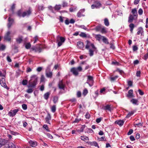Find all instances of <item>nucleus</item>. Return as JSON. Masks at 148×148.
Returning <instances> with one entry per match:
<instances>
[{
  "instance_id": "9b49d317",
  "label": "nucleus",
  "mask_w": 148,
  "mask_h": 148,
  "mask_svg": "<svg viewBox=\"0 0 148 148\" xmlns=\"http://www.w3.org/2000/svg\"><path fill=\"white\" fill-rule=\"evenodd\" d=\"M10 31L8 32L4 36V39L8 41H10L11 40V38L10 36Z\"/></svg>"
},
{
  "instance_id": "6ab92c4d",
  "label": "nucleus",
  "mask_w": 148,
  "mask_h": 148,
  "mask_svg": "<svg viewBox=\"0 0 148 148\" xmlns=\"http://www.w3.org/2000/svg\"><path fill=\"white\" fill-rule=\"evenodd\" d=\"M138 31L137 32L138 35L141 34V35H143L144 34V31L142 27H139L138 29Z\"/></svg>"
},
{
  "instance_id": "13d9d810",
  "label": "nucleus",
  "mask_w": 148,
  "mask_h": 148,
  "mask_svg": "<svg viewBox=\"0 0 148 148\" xmlns=\"http://www.w3.org/2000/svg\"><path fill=\"white\" fill-rule=\"evenodd\" d=\"M140 73L141 72L140 71H137L136 74V76L138 77H140Z\"/></svg>"
},
{
  "instance_id": "a878e982",
  "label": "nucleus",
  "mask_w": 148,
  "mask_h": 148,
  "mask_svg": "<svg viewBox=\"0 0 148 148\" xmlns=\"http://www.w3.org/2000/svg\"><path fill=\"white\" fill-rule=\"evenodd\" d=\"M130 101L134 104L136 105H138V101L137 99H132L130 100Z\"/></svg>"
},
{
  "instance_id": "58836bf2",
  "label": "nucleus",
  "mask_w": 148,
  "mask_h": 148,
  "mask_svg": "<svg viewBox=\"0 0 148 148\" xmlns=\"http://www.w3.org/2000/svg\"><path fill=\"white\" fill-rule=\"evenodd\" d=\"M81 139L84 141L88 140H89V138L88 137L86 136H81Z\"/></svg>"
},
{
  "instance_id": "bf43d9fd",
  "label": "nucleus",
  "mask_w": 148,
  "mask_h": 148,
  "mask_svg": "<svg viewBox=\"0 0 148 148\" xmlns=\"http://www.w3.org/2000/svg\"><path fill=\"white\" fill-rule=\"evenodd\" d=\"M43 127L45 128L47 131H49V130L48 129V127L47 125H43Z\"/></svg>"
},
{
  "instance_id": "4468645a",
  "label": "nucleus",
  "mask_w": 148,
  "mask_h": 148,
  "mask_svg": "<svg viewBox=\"0 0 148 148\" xmlns=\"http://www.w3.org/2000/svg\"><path fill=\"white\" fill-rule=\"evenodd\" d=\"M0 84L2 86L8 89L7 86L5 82V79L4 78H3L0 80Z\"/></svg>"
},
{
  "instance_id": "4c0bfd02",
  "label": "nucleus",
  "mask_w": 148,
  "mask_h": 148,
  "mask_svg": "<svg viewBox=\"0 0 148 148\" xmlns=\"http://www.w3.org/2000/svg\"><path fill=\"white\" fill-rule=\"evenodd\" d=\"M134 113V111H132L130 112H129L127 116H126V118H128L131 116L132 115H133Z\"/></svg>"
},
{
  "instance_id": "a18cd8bd",
  "label": "nucleus",
  "mask_w": 148,
  "mask_h": 148,
  "mask_svg": "<svg viewBox=\"0 0 148 148\" xmlns=\"http://www.w3.org/2000/svg\"><path fill=\"white\" fill-rule=\"evenodd\" d=\"M81 37L85 38L87 37L86 34L84 32H81L79 35Z\"/></svg>"
},
{
  "instance_id": "774afa93",
  "label": "nucleus",
  "mask_w": 148,
  "mask_h": 148,
  "mask_svg": "<svg viewBox=\"0 0 148 148\" xmlns=\"http://www.w3.org/2000/svg\"><path fill=\"white\" fill-rule=\"evenodd\" d=\"M139 94L140 95H144V92L140 89H139L138 90Z\"/></svg>"
},
{
  "instance_id": "ddd939ff",
  "label": "nucleus",
  "mask_w": 148,
  "mask_h": 148,
  "mask_svg": "<svg viewBox=\"0 0 148 148\" xmlns=\"http://www.w3.org/2000/svg\"><path fill=\"white\" fill-rule=\"evenodd\" d=\"M23 36L21 35L18 36V37L16 39V42L18 44H20L23 41Z\"/></svg>"
},
{
  "instance_id": "4d7b16f0",
  "label": "nucleus",
  "mask_w": 148,
  "mask_h": 148,
  "mask_svg": "<svg viewBox=\"0 0 148 148\" xmlns=\"http://www.w3.org/2000/svg\"><path fill=\"white\" fill-rule=\"evenodd\" d=\"M138 13L140 15H141L143 14V10L141 8H140L138 11Z\"/></svg>"
},
{
  "instance_id": "6e6552de",
  "label": "nucleus",
  "mask_w": 148,
  "mask_h": 148,
  "mask_svg": "<svg viewBox=\"0 0 148 148\" xmlns=\"http://www.w3.org/2000/svg\"><path fill=\"white\" fill-rule=\"evenodd\" d=\"M32 11L31 8H29L28 10L22 13V17H24L25 16H29L31 13Z\"/></svg>"
},
{
  "instance_id": "412c9836",
  "label": "nucleus",
  "mask_w": 148,
  "mask_h": 148,
  "mask_svg": "<svg viewBox=\"0 0 148 148\" xmlns=\"http://www.w3.org/2000/svg\"><path fill=\"white\" fill-rule=\"evenodd\" d=\"M51 116L49 113H48L45 118L46 121L48 124H50L49 120L51 119Z\"/></svg>"
},
{
  "instance_id": "6e6d98bb",
  "label": "nucleus",
  "mask_w": 148,
  "mask_h": 148,
  "mask_svg": "<svg viewBox=\"0 0 148 148\" xmlns=\"http://www.w3.org/2000/svg\"><path fill=\"white\" fill-rule=\"evenodd\" d=\"M44 8L42 5H39L38 6V8L39 10H43Z\"/></svg>"
},
{
  "instance_id": "423d86ee",
  "label": "nucleus",
  "mask_w": 148,
  "mask_h": 148,
  "mask_svg": "<svg viewBox=\"0 0 148 148\" xmlns=\"http://www.w3.org/2000/svg\"><path fill=\"white\" fill-rule=\"evenodd\" d=\"M46 76L49 78H51L52 77L53 73L52 72L50 71V67L48 66L46 70Z\"/></svg>"
},
{
  "instance_id": "7c9ffc66",
  "label": "nucleus",
  "mask_w": 148,
  "mask_h": 148,
  "mask_svg": "<svg viewBox=\"0 0 148 148\" xmlns=\"http://www.w3.org/2000/svg\"><path fill=\"white\" fill-rule=\"evenodd\" d=\"M104 23L106 26H108L109 25V23L108 20L107 18H105L104 19Z\"/></svg>"
},
{
  "instance_id": "5fc2aeb1",
  "label": "nucleus",
  "mask_w": 148,
  "mask_h": 148,
  "mask_svg": "<svg viewBox=\"0 0 148 148\" xmlns=\"http://www.w3.org/2000/svg\"><path fill=\"white\" fill-rule=\"evenodd\" d=\"M90 116V114L88 113H87L85 115L86 118L87 119H89Z\"/></svg>"
},
{
  "instance_id": "e2e57ef3",
  "label": "nucleus",
  "mask_w": 148,
  "mask_h": 148,
  "mask_svg": "<svg viewBox=\"0 0 148 148\" xmlns=\"http://www.w3.org/2000/svg\"><path fill=\"white\" fill-rule=\"evenodd\" d=\"M148 58V53L145 54L144 56V59L146 60Z\"/></svg>"
},
{
  "instance_id": "f3484780",
  "label": "nucleus",
  "mask_w": 148,
  "mask_h": 148,
  "mask_svg": "<svg viewBox=\"0 0 148 148\" xmlns=\"http://www.w3.org/2000/svg\"><path fill=\"white\" fill-rule=\"evenodd\" d=\"M5 147L6 148H16L15 145L11 142L8 143Z\"/></svg>"
},
{
  "instance_id": "2f4dec72",
  "label": "nucleus",
  "mask_w": 148,
  "mask_h": 148,
  "mask_svg": "<svg viewBox=\"0 0 148 148\" xmlns=\"http://www.w3.org/2000/svg\"><path fill=\"white\" fill-rule=\"evenodd\" d=\"M90 144L91 145L94 146L95 147H97L98 148H99V147L98 146V145L97 142L95 141H93L92 142H91Z\"/></svg>"
},
{
  "instance_id": "4be33fe9",
  "label": "nucleus",
  "mask_w": 148,
  "mask_h": 148,
  "mask_svg": "<svg viewBox=\"0 0 148 148\" xmlns=\"http://www.w3.org/2000/svg\"><path fill=\"white\" fill-rule=\"evenodd\" d=\"M29 143L31 146L33 147H34L37 145V143L36 141L30 140L29 142Z\"/></svg>"
},
{
  "instance_id": "473e14b6",
  "label": "nucleus",
  "mask_w": 148,
  "mask_h": 148,
  "mask_svg": "<svg viewBox=\"0 0 148 148\" xmlns=\"http://www.w3.org/2000/svg\"><path fill=\"white\" fill-rule=\"evenodd\" d=\"M31 46L30 43H27L25 45V47L27 49H30Z\"/></svg>"
},
{
  "instance_id": "f8f14e48",
  "label": "nucleus",
  "mask_w": 148,
  "mask_h": 148,
  "mask_svg": "<svg viewBox=\"0 0 148 148\" xmlns=\"http://www.w3.org/2000/svg\"><path fill=\"white\" fill-rule=\"evenodd\" d=\"M8 28H9L14 23V21L13 19L9 17L8 18Z\"/></svg>"
},
{
  "instance_id": "f704fd0d",
  "label": "nucleus",
  "mask_w": 148,
  "mask_h": 148,
  "mask_svg": "<svg viewBox=\"0 0 148 148\" xmlns=\"http://www.w3.org/2000/svg\"><path fill=\"white\" fill-rule=\"evenodd\" d=\"M96 49H95L94 50L93 49H89V55L90 56H92L93 54H94V53H93V52L94 51H95V50Z\"/></svg>"
},
{
  "instance_id": "a211bd4d",
  "label": "nucleus",
  "mask_w": 148,
  "mask_h": 148,
  "mask_svg": "<svg viewBox=\"0 0 148 148\" xmlns=\"http://www.w3.org/2000/svg\"><path fill=\"white\" fill-rule=\"evenodd\" d=\"M128 94L127 95V96L130 98L134 97V96L133 95V90L132 89L128 91Z\"/></svg>"
},
{
  "instance_id": "20e7f679",
  "label": "nucleus",
  "mask_w": 148,
  "mask_h": 148,
  "mask_svg": "<svg viewBox=\"0 0 148 148\" xmlns=\"http://www.w3.org/2000/svg\"><path fill=\"white\" fill-rule=\"evenodd\" d=\"M42 49L39 46H34L31 48L30 51H34L35 52L40 53Z\"/></svg>"
},
{
  "instance_id": "a19ab883",
  "label": "nucleus",
  "mask_w": 148,
  "mask_h": 148,
  "mask_svg": "<svg viewBox=\"0 0 148 148\" xmlns=\"http://www.w3.org/2000/svg\"><path fill=\"white\" fill-rule=\"evenodd\" d=\"M28 89L27 90L26 92L29 93H31L33 91V89L32 88H29V87H28Z\"/></svg>"
},
{
  "instance_id": "2eb2a0df",
  "label": "nucleus",
  "mask_w": 148,
  "mask_h": 148,
  "mask_svg": "<svg viewBox=\"0 0 148 148\" xmlns=\"http://www.w3.org/2000/svg\"><path fill=\"white\" fill-rule=\"evenodd\" d=\"M85 9H82L80 10L77 13V16L78 17L84 16V15L83 14V13L84 12Z\"/></svg>"
},
{
  "instance_id": "680f3d73",
  "label": "nucleus",
  "mask_w": 148,
  "mask_h": 148,
  "mask_svg": "<svg viewBox=\"0 0 148 148\" xmlns=\"http://www.w3.org/2000/svg\"><path fill=\"white\" fill-rule=\"evenodd\" d=\"M102 120L101 118H97L96 120V122L97 123H99Z\"/></svg>"
},
{
  "instance_id": "0e129e2a",
  "label": "nucleus",
  "mask_w": 148,
  "mask_h": 148,
  "mask_svg": "<svg viewBox=\"0 0 148 148\" xmlns=\"http://www.w3.org/2000/svg\"><path fill=\"white\" fill-rule=\"evenodd\" d=\"M42 69V67H39L36 69V71L38 72L41 71Z\"/></svg>"
},
{
  "instance_id": "338daca9",
  "label": "nucleus",
  "mask_w": 148,
  "mask_h": 148,
  "mask_svg": "<svg viewBox=\"0 0 148 148\" xmlns=\"http://www.w3.org/2000/svg\"><path fill=\"white\" fill-rule=\"evenodd\" d=\"M81 93L80 91H78L77 93V96L78 97H81Z\"/></svg>"
},
{
  "instance_id": "09e8293b",
  "label": "nucleus",
  "mask_w": 148,
  "mask_h": 148,
  "mask_svg": "<svg viewBox=\"0 0 148 148\" xmlns=\"http://www.w3.org/2000/svg\"><path fill=\"white\" fill-rule=\"evenodd\" d=\"M101 27L100 26H97L95 28V30L97 31H100L101 29Z\"/></svg>"
},
{
  "instance_id": "69168bd1",
  "label": "nucleus",
  "mask_w": 148,
  "mask_h": 148,
  "mask_svg": "<svg viewBox=\"0 0 148 148\" xmlns=\"http://www.w3.org/2000/svg\"><path fill=\"white\" fill-rule=\"evenodd\" d=\"M45 79V78L43 75H42L41 76V78H40V81L41 82H43L44 81Z\"/></svg>"
},
{
  "instance_id": "aec40b11",
  "label": "nucleus",
  "mask_w": 148,
  "mask_h": 148,
  "mask_svg": "<svg viewBox=\"0 0 148 148\" xmlns=\"http://www.w3.org/2000/svg\"><path fill=\"white\" fill-rule=\"evenodd\" d=\"M125 121L123 120H119L116 121L115 122V123L118 124L120 126H122L124 124Z\"/></svg>"
},
{
  "instance_id": "c9c22d12",
  "label": "nucleus",
  "mask_w": 148,
  "mask_h": 148,
  "mask_svg": "<svg viewBox=\"0 0 148 148\" xmlns=\"http://www.w3.org/2000/svg\"><path fill=\"white\" fill-rule=\"evenodd\" d=\"M101 32L102 33H106L107 32L106 28L104 27H103L101 28Z\"/></svg>"
},
{
  "instance_id": "0eeeda50",
  "label": "nucleus",
  "mask_w": 148,
  "mask_h": 148,
  "mask_svg": "<svg viewBox=\"0 0 148 148\" xmlns=\"http://www.w3.org/2000/svg\"><path fill=\"white\" fill-rule=\"evenodd\" d=\"M87 42V44L86 46V48L87 49H88L89 47H91L92 49L94 50L95 49H96V48L95 47L93 43H91L88 40H87L86 41Z\"/></svg>"
},
{
  "instance_id": "49530a36",
  "label": "nucleus",
  "mask_w": 148,
  "mask_h": 148,
  "mask_svg": "<svg viewBox=\"0 0 148 148\" xmlns=\"http://www.w3.org/2000/svg\"><path fill=\"white\" fill-rule=\"evenodd\" d=\"M118 77V76L117 75L115 76L114 77H111L110 78V80L112 81H114Z\"/></svg>"
},
{
  "instance_id": "f257e3e1",
  "label": "nucleus",
  "mask_w": 148,
  "mask_h": 148,
  "mask_svg": "<svg viewBox=\"0 0 148 148\" xmlns=\"http://www.w3.org/2000/svg\"><path fill=\"white\" fill-rule=\"evenodd\" d=\"M38 77L36 75H34L31 77L29 81L28 87L35 88L37 84Z\"/></svg>"
},
{
  "instance_id": "603ef678",
  "label": "nucleus",
  "mask_w": 148,
  "mask_h": 148,
  "mask_svg": "<svg viewBox=\"0 0 148 148\" xmlns=\"http://www.w3.org/2000/svg\"><path fill=\"white\" fill-rule=\"evenodd\" d=\"M22 84L24 85H26L27 84V81L26 80H23L22 82Z\"/></svg>"
},
{
  "instance_id": "393cba45",
  "label": "nucleus",
  "mask_w": 148,
  "mask_h": 148,
  "mask_svg": "<svg viewBox=\"0 0 148 148\" xmlns=\"http://www.w3.org/2000/svg\"><path fill=\"white\" fill-rule=\"evenodd\" d=\"M103 109L105 110H108L110 111H111V108L110 105H107L104 106Z\"/></svg>"
},
{
  "instance_id": "c756f323",
  "label": "nucleus",
  "mask_w": 148,
  "mask_h": 148,
  "mask_svg": "<svg viewBox=\"0 0 148 148\" xmlns=\"http://www.w3.org/2000/svg\"><path fill=\"white\" fill-rule=\"evenodd\" d=\"M102 40L103 42L107 44H109V42L108 41V39L105 37L103 36V37Z\"/></svg>"
},
{
  "instance_id": "7ed1b4c3",
  "label": "nucleus",
  "mask_w": 148,
  "mask_h": 148,
  "mask_svg": "<svg viewBox=\"0 0 148 148\" xmlns=\"http://www.w3.org/2000/svg\"><path fill=\"white\" fill-rule=\"evenodd\" d=\"M87 77L86 83L88 84L90 86H91L93 85L94 83L93 78V77L90 75L88 76Z\"/></svg>"
},
{
  "instance_id": "dca6fc26",
  "label": "nucleus",
  "mask_w": 148,
  "mask_h": 148,
  "mask_svg": "<svg viewBox=\"0 0 148 148\" xmlns=\"http://www.w3.org/2000/svg\"><path fill=\"white\" fill-rule=\"evenodd\" d=\"M71 71L75 76H77L78 75V73L76 68L75 67L72 68L71 69Z\"/></svg>"
},
{
  "instance_id": "864d4df0",
  "label": "nucleus",
  "mask_w": 148,
  "mask_h": 148,
  "mask_svg": "<svg viewBox=\"0 0 148 148\" xmlns=\"http://www.w3.org/2000/svg\"><path fill=\"white\" fill-rule=\"evenodd\" d=\"M62 6L64 7L68 6V3L66 2L63 1L62 4Z\"/></svg>"
},
{
  "instance_id": "b1692460",
  "label": "nucleus",
  "mask_w": 148,
  "mask_h": 148,
  "mask_svg": "<svg viewBox=\"0 0 148 148\" xmlns=\"http://www.w3.org/2000/svg\"><path fill=\"white\" fill-rule=\"evenodd\" d=\"M77 46L78 48L80 49H82L84 47L83 43L81 41H79L77 42Z\"/></svg>"
},
{
  "instance_id": "ea45409f",
  "label": "nucleus",
  "mask_w": 148,
  "mask_h": 148,
  "mask_svg": "<svg viewBox=\"0 0 148 148\" xmlns=\"http://www.w3.org/2000/svg\"><path fill=\"white\" fill-rule=\"evenodd\" d=\"M60 38V42H64L65 40V39L64 38L62 37H59V36L57 37V41H58V39Z\"/></svg>"
},
{
  "instance_id": "5701e85b",
  "label": "nucleus",
  "mask_w": 148,
  "mask_h": 148,
  "mask_svg": "<svg viewBox=\"0 0 148 148\" xmlns=\"http://www.w3.org/2000/svg\"><path fill=\"white\" fill-rule=\"evenodd\" d=\"M6 143V140L3 139H0V148L5 145Z\"/></svg>"
},
{
  "instance_id": "c85d7f7f",
  "label": "nucleus",
  "mask_w": 148,
  "mask_h": 148,
  "mask_svg": "<svg viewBox=\"0 0 148 148\" xmlns=\"http://www.w3.org/2000/svg\"><path fill=\"white\" fill-rule=\"evenodd\" d=\"M132 12L134 16H136V17L137 16V10L136 9L134 8L133 9L132 11Z\"/></svg>"
},
{
  "instance_id": "39448f33",
  "label": "nucleus",
  "mask_w": 148,
  "mask_h": 148,
  "mask_svg": "<svg viewBox=\"0 0 148 148\" xmlns=\"http://www.w3.org/2000/svg\"><path fill=\"white\" fill-rule=\"evenodd\" d=\"M101 6V4L99 1H97L95 2L94 4H92L91 6L92 9H93L95 8H98Z\"/></svg>"
},
{
  "instance_id": "bb28decb",
  "label": "nucleus",
  "mask_w": 148,
  "mask_h": 148,
  "mask_svg": "<svg viewBox=\"0 0 148 148\" xmlns=\"http://www.w3.org/2000/svg\"><path fill=\"white\" fill-rule=\"evenodd\" d=\"M50 93L49 92H47L45 93L44 95V98L46 100H47L49 98Z\"/></svg>"
},
{
  "instance_id": "79ce46f5",
  "label": "nucleus",
  "mask_w": 148,
  "mask_h": 148,
  "mask_svg": "<svg viewBox=\"0 0 148 148\" xmlns=\"http://www.w3.org/2000/svg\"><path fill=\"white\" fill-rule=\"evenodd\" d=\"M22 11L21 10H19L17 11V15L19 17H22Z\"/></svg>"
},
{
  "instance_id": "e433bc0d",
  "label": "nucleus",
  "mask_w": 148,
  "mask_h": 148,
  "mask_svg": "<svg viewBox=\"0 0 148 148\" xmlns=\"http://www.w3.org/2000/svg\"><path fill=\"white\" fill-rule=\"evenodd\" d=\"M51 110L53 112H55L56 110V106L55 105L53 106L51 108Z\"/></svg>"
},
{
  "instance_id": "cd10ccee",
  "label": "nucleus",
  "mask_w": 148,
  "mask_h": 148,
  "mask_svg": "<svg viewBox=\"0 0 148 148\" xmlns=\"http://www.w3.org/2000/svg\"><path fill=\"white\" fill-rule=\"evenodd\" d=\"M103 37V36H102L100 34H98L96 35L95 38L98 40L100 41L102 39Z\"/></svg>"
},
{
  "instance_id": "37998d69",
  "label": "nucleus",
  "mask_w": 148,
  "mask_h": 148,
  "mask_svg": "<svg viewBox=\"0 0 148 148\" xmlns=\"http://www.w3.org/2000/svg\"><path fill=\"white\" fill-rule=\"evenodd\" d=\"M58 97L57 96H55L53 97V102L54 103H56L58 101Z\"/></svg>"
},
{
  "instance_id": "1a4fd4ad",
  "label": "nucleus",
  "mask_w": 148,
  "mask_h": 148,
  "mask_svg": "<svg viewBox=\"0 0 148 148\" xmlns=\"http://www.w3.org/2000/svg\"><path fill=\"white\" fill-rule=\"evenodd\" d=\"M18 111V109H16L13 110H11L8 113L9 115L10 116H13L16 115Z\"/></svg>"
},
{
  "instance_id": "de8ad7c7",
  "label": "nucleus",
  "mask_w": 148,
  "mask_h": 148,
  "mask_svg": "<svg viewBox=\"0 0 148 148\" xmlns=\"http://www.w3.org/2000/svg\"><path fill=\"white\" fill-rule=\"evenodd\" d=\"M15 4H13L11 7L10 10L12 11L13 12H14V10L15 8Z\"/></svg>"
},
{
  "instance_id": "9d476101",
  "label": "nucleus",
  "mask_w": 148,
  "mask_h": 148,
  "mask_svg": "<svg viewBox=\"0 0 148 148\" xmlns=\"http://www.w3.org/2000/svg\"><path fill=\"white\" fill-rule=\"evenodd\" d=\"M58 87L59 89H62L63 90H64L65 85L63 84L62 80L60 81L58 84Z\"/></svg>"
},
{
  "instance_id": "8fccbe9b",
  "label": "nucleus",
  "mask_w": 148,
  "mask_h": 148,
  "mask_svg": "<svg viewBox=\"0 0 148 148\" xmlns=\"http://www.w3.org/2000/svg\"><path fill=\"white\" fill-rule=\"evenodd\" d=\"M22 107L23 109L24 110H26L27 108V105L25 104H22Z\"/></svg>"
},
{
  "instance_id": "72a5a7b5",
  "label": "nucleus",
  "mask_w": 148,
  "mask_h": 148,
  "mask_svg": "<svg viewBox=\"0 0 148 148\" xmlns=\"http://www.w3.org/2000/svg\"><path fill=\"white\" fill-rule=\"evenodd\" d=\"M61 8V5H56L54 7V9L55 10H60Z\"/></svg>"
},
{
  "instance_id": "3c124183",
  "label": "nucleus",
  "mask_w": 148,
  "mask_h": 148,
  "mask_svg": "<svg viewBox=\"0 0 148 148\" xmlns=\"http://www.w3.org/2000/svg\"><path fill=\"white\" fill-rule=\"evenodd\" d=\"M138 47L136 46H133V50L134 51H135L138 49Z\"/></svg>"
},
{
  "instance_id": "c03bdc74",
  "label": "nucleus",
  "mask_w": 148,
  "mask_h": 148,
  "mask_svg": "<svg viewBox=\"0 0 148 148\" xmlns=\"http://www.w3.org/2000/svg\"><path fill=\"white\" fill-rule=\"evenodd\" d=\"M88 93V91L86 88H85L83 90V95L84 96L86 95Z\"/></svg>"
},
{
  "instance_id": "f03ea898",
  "label": "nucleus",
  "mask_w": 148,
  "mask_h": 148,
  "mask_svg": "<svg viewBox=\"0 0 148 148\" xmlns=\"http://www.w3.org/2000/svg\"><path fill=\"white\" fill-rule=\"evenodd\" d=\"M134 17L135 16L130 14L128 18V22L129 23H131L129 25V27L130 29V31L131 33H133V30L135 26L134 24L132 23L133 22V20L134 19Z\"/></svg>"
},
{
  "instance_id": "052dcab7",
  "label": "nucleus",
  "mask_w": 148,
  "mask_h": 148,
  "mask_svg": "<svg viewBox=\"0 0 148 148\" xmlns=\"http://www.w3.org/2000/svg\"><path fill=\"white\" fill-rule=\"evenodd\" d=\"M5 46L4 45H2L0 47V49H1L2 50H3L5 49Z\"/></svg>"
}]
</instances>
